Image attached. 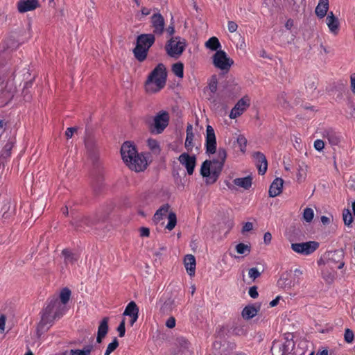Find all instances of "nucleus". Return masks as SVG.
<instances>
[{
  "label": "nucleus",
  "instance_id": "nucleus-1",
  "mask_svg": "<svg viewBox=\"0 0 355 355\" xmlns=\"http://www.w3.org/2000/svg\"><path fill=\"white\" fill-rule=\"evenodd\" d=\"M206 152L208 154L216 153V157L213 160H205L201 166L200 174L206 178L207 184L214 183L223 167L227 157V152L224 148H220L216 151V138L214 128L208 125L206 128Z\"/></svg>",
  "mask_w": 355,
  "mask_h": 355
},
{
  "label": "nucleus",
  "instance_id": "nucleus-2",
  "mask_svg": "<svg viewBox=\"0 0 355 355\" xmlns=\"http://www.w3.org/2000/svg\"><path fill=\"white\" fill-rule=\"evenodd\" d=\"M121 157L125 165L132 171H144L148 166L146 155L139 153L135 145L130 141L123 143L121 148Z\"/></svg>",
  "mask_w": 355,
  "mask_h": 355
},
{
  "label": "nucleus",
  "instance_id": "nucleus-3",
  "mask_svg": "<svg viewBox=\"0 0 355 355\" xmlns=\"http://www.w3.org/2000/svg\"><path fill=\"white\" fill-rule=\"evenodd\" d=\"M167 73L163 64H159L148 75L145 83V91L155 94L163 89L166 85Z\"/></svg>",
  "mask_w": 355,
  "mask_h": 355
},
{
  "label": "nucleus",
  "instance_id": "nucleus-4",
  "mask_svg": "<svg viewBox=\"0 0 355 355\" xmlns=\"http://www.w3.org/2000/svg\"><path fill=\"white\" fill-rule=\"evenodd\" d=\"M65 311L66 307L63 304H61L58 298L51 300L43 311L41 325L51 324L54 320L61 317L65 313Z\"/></svg>",
  "mask_w": 355,
  "mask_h": 355
},
{
  "label": "nucleus",
  "instance_id": "nucleus-5",
  "mask_svg": "<svg viewBox=\"0 0 355 355\" xmlns=\"http://www.w3.org/2000/svg\"><path fill=\"white\" fill-rule=\"evenodd\" d=\"M343 258L344 252L342 250L331 251L318 260V263L319 266L330 267L331 269H341L345 265Z\"/></svg>",
  "mask_w": 355,
  "mask_h": 355
},
{
  "label": "nucleus",
  "instance_id": "nucleus-6",
  "mask_svg": "<svg viewBox=\"0 0 355 355\" xmlns=\"http://www.w3.org/2000/svg\"><path fill=\"white\" fill-rule=\"evenodd\" d=\"M169 121V113L161 110L153 116V121L149 123V130L153 134H161L168 126Z\"/></svg>",
  "mask_w": 355,
  "mask_h": 355
},
{
  "label": "nucleus",
  "instance_id": "nucleus-7",
  "mask_svg": "<svg viewBox=\"0 0 355 355\" xmlns=\"http://www.w3.org/2000/svg\"><path fill=\"white\" fill-rule=\"evenodd\" d=\"M213 64L217 69L227 72L234 64V61L224 51L219 50L213 55Z\"/></svg>",
  "mask_w": 355,
  "mask_h": 355
},
{
  "label": "nucleus",
  "instance_id": "nucleus-8",
  "mask_svg": "<svg viewBox=\"0 0 355 355\" xmlns=\"http://www.w3.org/2000/svg\"><path fill=\"white\" fill-rule=\"evenodd\" d=\"M186 47V41L180 37H172L166 45V51L171 57L180 55Z\"/></svg>",
  "mask_w": 355,
  "mask_h": 355
},
{
  "label": "nucleus",
  "instance_id": "nucleus-9",
  "mask_svg": "<svg viewBox=\"0 0 355 355\" xmlns=\"http://www.w3.org/2000/svg\"><path fill=\"white\" fill-rule=\"evenodd\" d=\"M293 346L291 339L282 338L275 340L271 347L272 355H286Z\"/></svg>",
  "mask_w": 355,
  "mask_h": 355
},
{
  "label": "nucleus",
  "instance_id": "nucleus-10",
  "mask_svg": "<svg viewBox=\"0 0 355 355\" xmlns=\"http://www.w3.org/2000/svg\"><path fill=\"white\" fill-rule=\"evenodd\" d=\"M291 249L296 253L307 256L314 252L319 247L316 241H307L291 244Z\"/></svg>",
  "mask_w": 355,
  "mask_h": 355
},
{
  "label": "nucleus",
  "instance_id": "nucleus-11",
  "mask_svg": "<svg viewBox=\"0 0 355 355\" xmlns=\"http://www.w3.org/2000/svg\"><path fill=\"white\" fill-rule=\"evenodd\" d=\"M150 27L154 35H162L165 30V20L161 13L157 10L150 17Z\"/></svg>",
  "mask_w": 355,
  "mask_h": 355
},
{
  "label": "nucleus",
  "instance_id": "nucleus-12",
  "mask_svg": "<svg viewBox=\"0 0 355 355\" xmlns=\"http://www.w3.org/2000/svg\"><path fill=\"white\" fill-rule=\"evenodd\" d=\"M250 99L248 96L241 98L234 107L232 109L230 113V118L234 119L241 116L244 111L250 106Z\"/></svg>",
  "mask_w": 355,
  "mask_h": 355
},
{
  "label": "nucleus",
  "instance_id": "nucleus-13",
  "mask_svg": "<svg viewBox=\"0 0 355 355\" xmlns=\"http://www.w3.org/2000/svg\"><path fill=\"white\" fill-rule=\"evenodd\" d=\"M178 161L187 169V173L189 175L193 173L196 164V157L195 155H190L187 153H183L179 156Z\"/></svg>",
  "mask_w": 355,
  "mask_h": 355
},
{
  "label": "nucleus",
  "instance_id": "nucleus-14",
  "mask_svg": "<svg viewBox=\"0 0 355 355\" xmlns=\"http://www.w3.org/2000/svg\"><path fill=\"white\" fill-rule=\"evenodd\" d=\"M139 307L134 301H131L127 304L123 313V316L129 317V323L131 327L137 322L139 318Z\"/></svg>",
  "mask_w": 355,
  "mask_h": 355
},
{
  "label": "nucleus",
  "instance_id": "nucleus-15",
  "mask_svg": "<svg viewBox=\"0 0 355 355\" xmlns=\"http://www.w3.org/2000/svg\"><path fill=\"white\" fill-rule=\"evenodd\" d=\"M325 23L330 33L334 35H337L338 34L340 23L339 19L335 16L332 11L328 12L325 19Z\"/></svg>",
  "mask_w": 355,
  "mask_h": 355
},
{
  "label": "nucleus",
  "instance_id": "nucleus-16",
  "mask_svg": "<svg viewBox=\"0 0 355 355\" xmlns=\"http://www.w3.org/2000/svg\"><path fill=\"white\" fill-rule=\"evenodd\" d=\"M39 6L38 0H19L17 3V8L20 13L33 11Z\"/></svg>",
  "mask_w": 355,
  "mask_h": 355
},
{
  "label": "nucleus",
  "instance_id": "nucleus-17",
  "mask_svg": "<svg viewBox=\"0 0 355 355\" xmlns=\"http://www.w3.org/2000/svg\"><path fill=\"white\" fill-rule=\"evenodd\" d=\"M155 41V37L152 33L141 34L137 37V44L149 50Z\"/></svg>",
  "mask_w": 355,
  "mask_h": 355
},
{
  "label": "nucleus",
  "instance_id": "nucleus-18",
  "mask_svg": "<svg viewBox=\"0 0 355 355\" xmlns=\"http://www.w3.org/2000/svg\"><path fill=\"white\" fill-rule=\"evenodd\" d=\"M187 136L184 143V146L188 152H191L193 150V148L196 146V139L195 135L193 133V128L191 124H189L187 127Z\"/></svg>",
  "mask_w": 355,
  "mask_h": 355
},
{
  "label": "nucleus",
  "instance_id": "nucleus-19",
  "mask_svg": "<svg viewBox=\"0 0 355 355\" xmlns=\"http://www.w3.org/2000/svg\"><path fill=\"white\" fill-rule=\"evenodd\" d=\"M284 184L283 179L280 178H275L270 186L268 195L271 198L276 197L282 192Z\"/></svg>",
  "mask_w": 355,
  "mask_h": 355
},
{
  "label": "nucleus",
  "instance_id": "nucleus-20",
  "mask_svg": "<svg viewBox=\"0 0 355 355\" xmlns=\"http://www.w3.org/2000/svg\"><path fill=\"white\" fill-rule=\"evenodd\" d=\"M253 177L252 175H248L243 178H237L233 180V183L239 188L248 190L251 188L252 184Z\"/></svg>",
  "mask_w": 355,
  "mask_h": 355
},
{
  "label": "nucleus",
  "instance_id": "nucleus-21",
  "mask_svg": "<svg viewBox=\"0 0 355 355\" xmlns=\"http://www.w3.org/2000/svg\"><path fill=\"white\" fill-rule=\"evenodd\" d=\"M184 264L187 273L191 276H193L196 272V259L192 254H187L184 259Z\"/></svg>",
  "mask_w": 355,
  "mask_h": 355
},
{
  "label": "nucleus",
  "instance_id": "nucleus-22",
  "mask_svg": "<svg viewBox=\"0 0 355 355\" xmlns=\"http://www.w3.org/2000/svg\"><path fill=\"white\" fill-rule=\"evenodd\" d=\"M329 6V0H319L315 10V15L318 17L322 19L327 15Z\"/></svg>",
  "mask_w": 355,
  "mask_h": 355
},
{
  "label": "nucleus",
  "instance_id": "nucleus-23",
  "mask_svg": "<svg viewBox=\"0 0 355 355\" xmlns=\"http://www.w3.org/2000/svg\"><path fill=\"white\" fill-rule=\"evenodd\" d=\"M171 211V210L170 209L169 205L165 204L162 205L156 211L155 214H154L153 221L155 223H159L164 216H168V214Z\"/></svg>",
  "mask_w": 355,
  "mask_h": 355
},
{
  "label": "nucleus",
  "instance_id": "nucleus-24",
  "mask_svg": "<svg viewBox=\"0 0 355 355\" xmlns=\"http://www.w3.org/2000/svg\"><path fill=\"white\" fill-rule=\"evenodd\" d=\"M259 308V306H256L253 304L246 306L241 312L243 318L245 320H250L252 318L257 314Z\"/></svg>",
  "mask_w": 355,
  "mask_h": 355
},
{
  "label": "nucleus",
  "instance_id": "nucleus-25",
  "mask_svg": "<svg viewBox=\"0 0 355 355\" xmlns=\"http://www.w3.org/2000/svg\"><path fill=\"white\" fill-rule=\"evenodd\" d=\"M108 331V318H104L101 322L98 329L96 341L100 343L102 339L106 336Z\"/></svg>",
  "mask_w": 355,
  "mask_h": 355
},
{
  "label": "nucleus",
  "instance_id": "nucleus-26",
  "mask_svg": "<svg viewBox=\"0 0 355 355\" xmlns=\"http://www.w3.org/2000/svg\"><path fill=\"white\" fill-rule=\"evenodd\" d=\"M62 254L67 264H73L78 259V254L77 253H73L68 249L63 250Z\"/></svg>",
  "mask_w": 355,
  "mask_h": 355
},
{
  "label": "nucleus",
  "instance_id": "nucleus-27",
  "mask_svg": "<svg viewBox=\"0 0 355 355\" xmlns=\"http://www.w3.org/2000/svg\"><path fill=\"white\" fill-rule=\"evenodd\" d=\"M321 266L322 278L327 282H333L336 276L335 270L331 269V268L328 266Z\"/></svg>",
  "mask_w": 355,
  "mask_h": 355
},
{
  "label": "nucleus",
  "instance_id": "nucleus-28",
  "mask_svg": "<svg viewBox=\"0 0 355 355\" xmlns=\"http://www.w3.org/2000/svg\"><path fill=\"white\" fill-rule=\"evenodd\" d=\"M324 137L327 139L331 146H337L340 141V136L333 130H327Z\"/></svg>",
  "mask_w": 355,
  "mask_h": 355
},
{
  "label": "nucleus",
  "instance_id": "nucleus-29",
  "mask_svg": "<svg viewBox=\"0 0 355 355\" xmlns=\"http://www.w3.org/2000/svg\"><path fill=\"white\" fill-rule=\"evenodd\" d=\"M148 52V49L139 46L138 44H137L134 49L135 56L139 62H142L146 58Z\"/></svg>",
  "mask_w": 355,
  "mask_h": 355
},
{
  "label": "nucleus",
  "instance_id": "nucleus-30",
  "mask_svg": "<svg viewBox=\"0 0 355 355\" xmlns=\"http://www.w3.org/2000/svg\"><path fill=\"white\" fill-rule=\"evenodd\" d=\"M278 287L284 289H289L293 286L292 282L288 279L287 274H282L277 281Z\"/></svg>",
  "mask_w": 355,
  "mask_h": 355
},
{
  "label": "nucleus",
  "instance_id": "nucleus-31",
  "mask_svg": "<svg viewBox=\"0 0 355 355\" xmlns=\"http://www.w3.org/2000/svg\"><path fill=\"white\" fill-rule=\"evenodd\" d=\"M205 46L206 48L211 50V51H218L221 47L220 43L218 40V39L216 37H212L209 38L206 42H205Z\"/></svg>",
  "mask_w": 355,
  "mask_h": 355
},
{
  "label": "nucleus",
  "instance_id": "nucleus-32",
  "mask_svg": "<svg viewBox=\"0 0 355 355\" xmlns=\"http://www.w3.org/2000/svg\"><path fill=\"white\" fill-rule=\"evenodd\" d=\"M168 223L166 225V229L169 231L173 230L177 224V216L175 212L171 211L167 216Z\"/></svg>",
  "mask_w": 355,
  "mask_h": 355
},
{
  "label": "nucleus",
  "instance_id": "nucleus-33",
  "mask_svg": "<svg viewBox=\"0 0 355 355\" xmlns=\"http://www.w3.org/2000/svg\"><path fill=\"white\" fill-rule=\"evenodd\" d=\"M93 347L92 345L85 346L83 349H71L69 355H90Z\"/></svg>",
  "mask_w": 355,
  "mask_h": 355
},
{
  "label": "nucleus",
  "instance_id": "nucleus-34",
  "mask_svg": "<svg viewBox=\"0 0 355 355\" xmlns=\"http://www.w3.org/2000/svg\"><path fill=\"white\" fill-rule=\"evenodd\" d=\"M235 250L238 254L247 256L250 252V246L248 244L241 243L235 246Z\"/></svg>",
  "mask_w": 355,
  "mask_h": 355
},
{
  "label": "nucleus",
  "instance_id": "nucleus-35",
  "mask_svg": "<svg viewBox=\"0 0 355 355\" xmlns=\"http://www.w3.org/2000/svg\"><path fill=\"white\" fill-rule=\"evenodd\" d=\"M71 296V291L69 288H63L60 293V299L59 301L61 304H63L66 307V304L69 302Z\"/></svg>",
  "mask_w": 355,
  "mask_h": 355
},
{
  "label": "nucleus",
  "instance_id": "nucleus-36",
  "mask_svg": "<svg viewBox=\"0 0 355 355\" xmlns=\"http://www.w3.org/2000/svg\"><path fill=\"white\" fill-rule=\"evenodd\" d=\"M277 101L278 104L284 109H288L290 106L287 94L284 92H282L278 95Z\"/></svg>",
  "mask_w": 355,
  "mask_h": 355
},
{
  "label": "nucleus",
  "instance_id": "nucleus-37",
  "mask_svg": "<svg viewBox=\"0 0 355 355\" xmlns=\"http://www.w3.org/2000/svg\"><path fill=\"white\" fill-rule=\"evenodd\" d=\"M172 71L178 78H182L184 76V66L181 62L175 63L172 67Z\"/></svg>",
  "mask_w": 355,
  "mask_h": 355
},
{
  "label": "nucleus",
  "instance_id": "nucleus-38",
  "mask_svg": "<svg viewBox=\"0 0 355 355\" xmlns=\"http://www.w3.org/2000/svg\"><path fill=\"white\" fill-rule=\"evenodd\" d=\"M147 145L150 150L153 153H159L160 151V147L157 140L154 139H148L147 141Z\"/></svg>",
  "mask_w": 355,
  "mask_h": 355
},
{
  "label": "nucleus",
  "instance_id": "nucleus-39",
  "mask_svg": "<svg viewBox=\"0 0 355 355\" xmlns=\"http://www.w3.org/2000/svg\"><path fill=\"white\" fill-rule=\"evenodd\" d=\"M302 217L306 223L311 222L314 217L313 209L309 207L305 208L303 211Z\"/></svg>",
  "mask_w": 355,
  "mask_h": 355
},
{
  "label": "nucleus",
  "instance_id": "nucleus-40",
  "mask_svg": "<svg viewBox=\"0 0 355 355\" xmlns=\"http://www.w3.org/2000/svg\"><path fill=\"white\" fill-rule=\"evenodd\" d=\"M343 218L345 225L350 226L353 222V217L349 209H344L343 212Z\"/></svg>",
  "mask_w": 355,
  "mask_h": 355
},
{
  "label": "nucleus",
  "instance_id": "nucleus-41",
  "mask_svg": "<svg viewBox=\"0 0 355 355\" xmlns=\"http://www.w3.org/2000/svg\"><path fill=\"white\" fill-rule=\"evenodd\" d=\"M119 342L117 339L115 338L112 343H110L105 352V355H110L112 352H114L118 347Z\"/></svg>",
  "mask_w": 355,
  "mask_h": 355
},
{
  "label": "nucleus",
  "instance_id": "nucleus-42",
  "mask_svg": "<svg viewBox=\"0 0 355 355\" xmlns=\"http://www.w3.org/2000/svg\"><path fill=\"white\" fill-rule=\"evenodd\" d=\"M253 157H254V159H255L257 166L267 161L266 156L260 152L254 153L253 154Z\"/></svg>",
  "mask_w": 355,
  "mask_h": 355
},
{
  "label": "nucleus",
  "instance_id": "nucleus-43",
  "mask_svg": "<svg viewBox=\"0 0 355 355\" xmlns=\"http://www.w3.org/2000/svg\"><path fill=\"white\" fill-rule=\"evenodd\" d=\"M237 143L239 146L241 151L244 153L245 151L247 144V139H245V137L243 135H239L237 137Z\"/></svg>",
  "mask_w": 355,
  "mask_h": 355
},
{
  "label": "nucleus",
  "instance_id": "nucleus-44",
  "mask_svg": "<svg viewBox=\"0 0 355 355\" xmlns=\"http://www.w3.org/2000/svg\"><path fill=\"white\" fill-rule=\"evenodd\" d=\"M248 275L250 278L254 280L261 275V272L257 268H252L248 271Z\"/></svg>",
  "mask_w": 355,
  "mask_h": 355
},
{
  "label": "nucleus",
  "instance_id": "nucleus-45",
  "mask_svg": "<svg viewBox=\"0 0 355 355\" xmlns=\"http://www.w3.org/2000/svg\"><path fill=\"white\" fill-rule=\"evenodd\" d=\"M125 318H123V319L122 320V321L121 322V323L119 324V325L117 328V331L119 332V336L120 337H123L125 335Z\"/></svg>",
  "mask_w": 355,
  "mask_h": 355
},
{
  "label": "nucleus",
  "instance_id": "nucleus-46",
  "mask_svg": "<svg viewBox=\"0 0 355 355\" xmlns=\"http://www.w3.org/2000/svg\"><path fill=\"white\" fill-rule=\"evenodd\" d=\"M209 89L212 93H215L217 90V79L216 77H213L209 83Z\"/></svg>",
  "mask_w": 355,
  "mask_h": 355
},
{
  "label": "nucleus",
  "instance_id": "nucleus-47",
  "mask_svg": "<svg viewBox=\"0 0 355 355\" xmlns=\"http://www.w3.org/2000/svg\"><path fill=\"white\" fill-rule=\"evenodd\" d=\"M344 337H345V340L347 343H352L354 339V334H353L352 331H351L349 329H347L345 330Z\"/></svg>",
  "mask_w": 355,
  "mask_h": 355
},
{
  "label": "nucleus",
  "instance_id": "nucleus-48",
  "mask_svg": "<svg viewBox=\"0 0 355 355\" xmlns=\"http://www.w3.org/2000/svg\"><path fill=\"white\" fill-rule=\"evenodd\" d=\"M314 148L316 150L320 152L322 151L324 148V143L322 140L321 139H316L315 141H314Z\"/></svg>",
  "mask_w": 355,
  "mask_h": 355
},
{
  "label": "nucleus",
  "instance_id": "nucleus-49",
  "mask_svg": "<svg viewBox=\"0 0 355 355\" xmlns=\"http://www.w3.org/2000/svg\"><path fill=\"white\" fill-rule=\"evenodd\" d=\"M257 166L258 168L259 173L261 175H263L267 171V167H268L267 161L259 164Z\"/></svg>",
  "mask_w": 355,
  "mask_h": 355
},
{
  "label": "nucleus",
  "instance_id": "nucleus-50",
  "mask_svg": "<svg viewBox=\"0 0 355 355\" xmlns=\"http://www.w3.org/2000/svg\"><path fill=\"white\" fill-rule=\"evenodd\" d=\"M227 28L230 33H234L238 28V25L234 21H230L227 24Z\"/></svg>",
  "mask_w": 355,
  "mask_h": 355
},
{
  "label": "nucleus",
  "instance_id": "nucleus-51",
  "mask_svg": "<svg viewBox=\"0 0 355 355\" xmlns=\"http://www.w3.org/2000/svg\"><path fill=\"white\" fill-rule=\"evenodd\" d=\"M248 293L249 295L253 299H256L259 295V293L257 292V288L256 286L250 287Z\"/></svg>",
  "mask_w": 355,
  "mask_h": 355
},
{
  "label": "nucleus",
  "instance_id": "nucleus-52",
  "mask_svg": "<svg viewBox=\"0 0 355 355\" xmlns=\"http://www.w3.org/2000/svg\"><path fill=\"white\" fill-rule=\"evenodd\" d=\"M253 229V224L251 222H246L244 223L242 228V233L248 232Z\"/></svg>",
  "mask_w": 355,
  "mask_h": 355
},
{
  "label": "nucleus",
  "instance_id": "nucleus-53",
  "mask_svg": "<svg viewBox=\"0 0 355 355\" xmlns=\"http://www.w3.org/2000/svg\"><path fill=\"white\" fill-rule=\"evenodd\" d=\"M140 236L142 237H148L150 235V230L148 227H142L139 229Z\"/></svg>",
  "mask_w": 355,
  "mask_h": 355
},
{
  "label": "nucleus",
  "instance_id": "nucleus-54",
  "mask_svg": "<svg viewBox=\"0 0 355 355\" xmlns=\"http://www.w3.org/2000/svg\"><path fill=\"white\" fill-rule=\"evenodd\" d=\"M166 326L168 328L172 329L175 326V319L173 317H170L166 322Z\"/></svg>",
  "mask_w": 355,
  "mask_h": 355
},
{
  "label": "nucleus",
  "instance_id": "nucleus-55",
  "mask_svg": "<svg viewBox=\"0 0 355 355\" xmlns=\"http://www.w3.org/2000/svg\"><path fill=\"white\" fill-rule=\"evenodd\" d=\"M76 129L75 128H68L65 132V135L67 139L71 138Z\"/></svg>",
  "mask_w": 355,
  "mask_h": 355
},
{
  "label": "nucleus",
  "instance_id": "nucleus-56",
  "mask_svg": "<svg viewBox=\"0 0 355 355\" xmlns=\"http://www.w3.org/2000/svg\"><path fill=\"white\" fill-rule=\"evenodd\" d=\"M6 317L3 315H0V330L1 332L5 331Z\"/></svg>",
  "mask_w": 355,
  "mask_h": 355
},
{
  "label": "nucleus",
  "instance_id": "nucleus-57",
  "mask_svg": "<svg viewBox=\"0 0 355 355\" xmlns=\"http://www.w3.org/2000/svg\"><path fill=\"white\" fill-rule=\"evenodd\" d=\"M272 235L270 232H266L263 236L264 243L268 245L271 242Z\"/></svg>",
  "mask_w": 355,
  "mask_h": 355
},
{
  "label": "nucleus",
  "instance_id": "nucleus-58",
  "mask_svg": "<svg viewBox=\"0 0 355 355\" xmlns=\"http://www.w3.org/2000/svg\"><path fill=\"white\" fill-rule=\"evenodd\" d=\"M350 87L352 92L355 94V73L351 75Z\"/></svg>",
  "mask_w": 355,
  "mask_h": 355
},
{
  "label": "nucleus",
  "instance_id": "nucleus-59",
  "mask_svg": "<svg viewBox=\"0 0 355 355\" xmlns=\"http://www.w3.org/2000/svg\"><path fill=\"white\" fill-rule=\"evenodd\" d=\"M306 178V173L302 168H300L297 173L298 180H303Z\"/></svg>",
  "mask_w": 355,
  "mask_h": 355
},
{
  "label": "nucleus",
  "instance_id": "nucleus-60",
  "mask_svg": "<svg viewBox=\"0 0 355 355\" xmlns=\"http://www.w3.org/2000/svg\"><path fill=\"white\" fill-rule=\"evenodd\" d=\"M293 26H294V21L291 19H288L285 24V27L288 30H291Z\"/></svg>",
  "mask_w": 355,
  "mask_h": 355
},
{
  "label": "nucleus",
  "instance_id": "nucleus-61",
  "mask_svg": "<svg viewBox=\"0 0 355 355\" xmlns=\"http://www.w3.org/2000/svg\"><path fill=\"white\" fill-rule=\"evenodd\" d=\"M166 31L169 36L173 35L175 33V27L173 25H170L166 28Z\"/></svg>",
  "mask_w": 355,
  "mask_h": 355
},
{
  "label": "nucleus",
  "instance_id": "nucleus-62",
  "mask_svg": "<svg viewBox=\"0 0 355 355\" xmlns=\"http://www.w3.org/2000/svg\"><path fill=\"white\" fill-rule=\"evenodd\" d=\"M281 298H282V297H281V296H277V297H275V299H274L273 300H272V301L270 302V306L271 307H274V306H275L276 305H277Z\"/></svg>",
  "mask_w": 355,
  "mask_h": 355
},
{
  "label": "nucleus",
  "instance_id": "nucleus-63",
  "mask_svg": "<svg viewBox=\"0 0 355 355\" xmlns=\"http://www.w3.org/2000/svg\"><path fill=\"white\" fill-rule=\"evenodd\" d=\"M141 13L143 16H147L151 13V10L148 8L143 7Z\"/></svg>",
  "mask_w": 355,
  "mask_h": 355
},
{
  "label": "nucleus",
  "instance_id": "nucleus-64",
  "mask_svg": "<svg viewBox=\"0 0 355 355\" xmlns=\"http://www.w3.org/2000/svg\"><path fill=\"white\" fill-rule=\"evenodd\" d=\"M316 355H328V350L327 349H324L321 351H318L316 353Z\"/></svg>",
  "mask_w": 355,
  "mask_h": 355
}]
</instances>
